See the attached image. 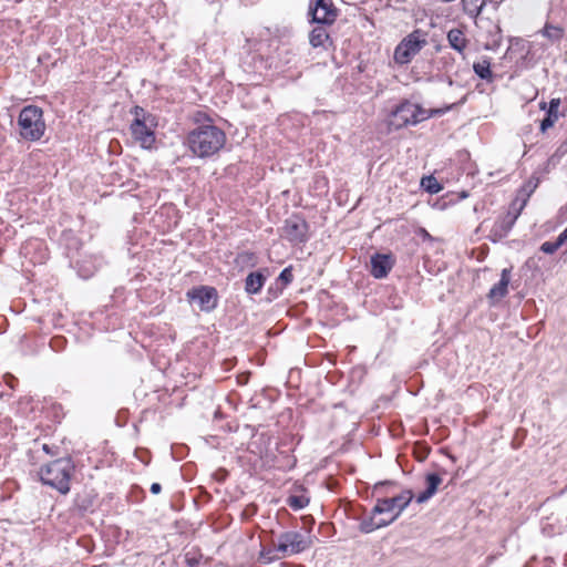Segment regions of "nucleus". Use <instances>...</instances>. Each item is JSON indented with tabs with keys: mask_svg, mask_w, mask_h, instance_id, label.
Returning a JSON list of instances; mask_svg holds the SVG:
<instances>
[{
	"mask_svg": "<svg viewBox=\"0 0 567 567\" xmlns=\"http://www.w3.org/2000/svg\"><path fill=\"white\" fill-rule=\"evenodd\" d=\"M396 487L398 483L394 481H381L374 484L372 493L377 496L375 505L370 515L360 520L359 530L361 533L370 534L391 525L410 505L414 498L411 489H404L391 497L388 496Z\"/></svg>",
	"mask_w": 567,
	"mask_h": 567,
	"instance_id": "obj_1",
	"label": "nucleus"
},
{
	"mask_svg": "<svg viewBox=\"0 0 567 567\" xmlns=\"http://www.w3.org/2000/svg\"><path fill=\"white\" fill-rule=\"evenodd\" d=\"M509 280L511 269L505 268L502 270L499 281L489 289V292L487 295V298L489 299L492 305L499 301L507 295Z\"/></svg>",
	"mask_w": 567,
	"mask_h": 567,
	"instance_id": "obj_16",
	"label": "nucleus"
},
{
	"mask_svg": "<svg viewBox=\"0 0 567 567\" xmlns=\"http://www.w3.org/2000/svg\"><path fill=\"white\" fill-rule=\"evenodd\" d=\"M538 184H539V178L532 176L519 188L518 196L516 198H519V200L526 198V200H527L530 197V195L535 192V189L538 187Z\"/></svg>",
	"mask_w": 567,
	"mask_h": 567,
	"instance_id": "obj_21",
	"label": "nucleus"
},
{
	"mask_svg": "<svg viewBox=\"0 0 567 567\" xmlns=\"http://www.w3.org/2000/svg\"><path fill=\"white\" fill-rule=\"evenodd\" d=\"M473 70L480 79L486 80V81H492L493 73L491 70L489 61L483 60L482 62L474 63Z\"/></svg>",
	"mask_w": 567,
	"mask_h": 567,
	"instance_id": "obj_22",
	"label": "nucleus"
},
{
	"mask_svg": "<svg viewBox=\"0 0 567 567\" xmlns=\"http://www.w3.org/2000/svg\"><path fill=\"white\" fill-rule=\"evenodd\" d=\"M426 488L416 496V503L427 502L436 492L442 483V477L437 473H429L425 475Z\"/></svg>",
	"mask_w": 567,
	"mask_h": 567,
	"instance_id": "obj_17",
	"label": "nucleus"
},
{
	"mask_svg": "<svg viewBox=\"0 0 567 567\" xmlns=\"http://www.w3.org/2000/svg\"><path fill=\"white\" fill-rule=\"evenodd\" d=\"M75 465L71 457H60L40 467V481L62 495L70 492V482L74 474Z\"/></svg>",
	"mask_w": 567,
	"mask_h": 567,
	"instance_id": "obj_3",
	"label": "nucleus"
},
{
	"mask_svg": "<svg viewBox=\"0 0 567 567\" xmlns=\"http://www.w3.org/2000/svg\"><path fill=\"white\" fill-rule=\"evenodd\" d=\"M20 135L27 141H39L45 131L43 111L35 105L24 106L19 114Z\"/></svg>",
	"mask_w": 567,
	"mask_h": 567,
	"instance_id": "obj_5",
	"label": "nucleus"
},
{
	"mask_svg": "<svg viewBox=\"0 0 567 567\" xmlns=\"http://www.w3.org/2000/svg\"><path fill=\"white\" fill-rule=\"evenodd\" d=\"M188 301L196 302L204 312H212L218 306V292L212 286H198L189 289L186 293Z\"/></svg>",
	"mask_w": 567,
	"mask_h": 567,
	"instance_id": "obj_10",
	"label": "nucleus"
},
{
	"mask_svg": "<svg viewBox=\"0 0 567 567\" xmlns=\"http://www.w3.org/2000/svg\"><path fill=\"white\" fill-rule=\"evenodd\" d=\"M339 11L332 0H316L309 6V16L311 22L316 24H333L338 18Z\"/></svg>",
	"mask_w": 567,
	"mask_h": 567,
	"instance_id": "obj_12",
	"label": "nucleus"
},
{
	"mask_svg": "<svg viewBox=\"0 0 567 567\" xmlns=\"http://www.w3.org/2000/svg\"><path fill=\"white\" fill-rule=\"evenodd\" d=\"M543 35L548 38L550 41H559L564 35V29L558 25L546 23L543 31Z\"/></svg>",
	"mask_w": 567,
	"mask_h": 567,
	"instance_id": "obj_24",
	"label": "nucleus"
},
{
	"mask_svg": "<svg viewBox=\"0 0 567 567\" xmlns=\"http://www.w3.org/2000/svg\"><path fill=\"white\" fill-rule=\"evenodd\" d=\"M266 275H264L262 270H257L248 274L245 279V291L248 295H257L261 291L265 282Z\"/></svg>",
	"mask_w": 567,
	"mask_h": 567,
	"instance_id": "obj_18",
	"label": "nucleus"
},
{
	"mask_svg": "<svg viewBox=\"0 0 567 567\" xmlns=\"http://www.w3.org/2000/svg\"><path fill=\"white\" fill-rule=\"evenodd\" d=\"M275 549H261L260 554H259V559L262 561V563H272L274 560L277 559V556L275 555Z\"/></svg>",
	"mask_w": 567,
	"mask_h": 567,
	"instance_id": "obj_31",
	"label": "nucleus"
},
{
	"mask_svg": "<svg viewBox=\"0 0 567 567\" xmlns=\"http://www.w3.org/2000/svg\"><path fill=\"white\" fill-rule=\"evenodd\" d=\"M415 234L421 237L423 240H429V241H432L433 240V237L430 235V233L423 228V227H420L417 228V230L415 231Z\"/></svg>",
	"mask_w": 567,
	"mask_h": 567,
	"instance_id": "obj_33",
	"label": "nucleus"
},
{
	"mask_svg": "<svg viewBox=\"0 0 567 567\" xmlns=\"http://www.w3.org/2000/svg\"><path fill=\"white\" fill-rule=\"evenodd\" d=\"M502 42V29L498 24H493L488 31V41L486 44L487 49H494L501 45Z\"/></svg>",
	"mask_w": 567,
	"mask_h": 567,
	"instance_id": "obj_25",
	"label": "nucleus"
},
{
	"mask_svg": "<svg viewBox=\"0 0 567 567\" xmlns=\"http://www.w3.org/2000/svg\"><path fill=\"white\" fill-rule=\"evenodd\" d=\"M203 115H204L203 113H198V114L196 115V118H195V120H196V122H199V121H200V117H202Z\"/></svg>",
	"mask_w": 567,
	"mask_h": 567,
	"instance_id": "obj_40",
	"label": "nucleus"
},
{
	"mask_svg": "<svg viewBox=\"0 0 567 567\" xmlns=\"http://www.w3.org/2000/svg\"><path fill=\"white\" fill-rule=\"evenodd\" d=\"M131 114L134 116L130 124L132 138L144 150L153 148L156 142V116L140 105L132 107Z\"/></svg>",
	"mask_w": 567,
	"mask_h": 567,
	"instance_id": "obj_4",
	"label": "nucleus"
},
{
	"mask_svg": "<svg viewBox=\"0 0 567 567\" xmlns=\"http://www.w3.org/2000/svg\"><path fill=\"white\" fill-rule=\"evenodd\" d=\"M413 117L412 102L409 100L402 101L391 111L386 120L389 132L399 131L410 125L414 126L415 121Z\"/></svg>",
	"mask_w": 567,
	"mask_h": 567,
	"instance_id": "obj_11",
	"label": "nucleus"
},
{
	"mask_svg": "<svg viewBox=\"0 0 567 567\" xmlns=\"http://www.w3.org/2000/svg\"><path fill=\"white\" fill-rule=\"evenodd\" d=\"M426 44L420 39V32L413 31L405 37L394 50V60L399 64H408Z\"/></svg>",
	"mask_w": 567,
	"mask_h": 567,
	"instance_id": "obj_8",
	"label": "nucleus"
},
{
	"mask_svg": "<svg viewBox=\"0 0 567 567\" xmlns=\"http://www.w3.org/2000/svg\"><path fill=\"white\" fill-rule=\"evenodd\" d=\"M525 206L526 198L522 200H519V198H515L512 202L508 212L505 215L498 217L494 221L489 231V238L493 241L505 238L512 230L513 226L515 225V221L517 220L518 216L520 215Z\"/></svg>",
	"mask_w": 567,
	"mask_h": 567,
	"instance_id": "obj_6",
	"label": "nucleus"
},
{
	"mask_svg": "<svg viewBox=\"0 0 567 567\" xmlns=\"http://www.w3.org/2000/svg\"><path fill=\"white\" fill-rule=\"evenodd\" d=\"M429 450L425 449L423 455H417L419 461H424L427 457Z\"/></svg>",
	"mask_w": 567,
	"mask_h": 567,
	"instance_id": "obj_39",
	"label": "nucleus"
},
{
	"mask_svg": "<svg viewBox=\"0 0 567 567\" xmlns=\"http://www.w3.org/2000/svg\"><path fill=\"white\" fill-rule=\"evenodd\" d=\"M309 225L299 215H292L285 220L281 228V236L293 245L303 244L308 240Z\"/></svg>",
	"mask_w": 567,
	"mask_h": 567,
	"instance_id": "obj_9",
	"label": "nucleus"
},
{
	"mask_svg": "<svg viewBox=\"0 0 567 567\" xmlns=\"http://www.w3.org/2000/svg\"><path fill=\"white\" fill-rule=\"evenodd\" d=\"M558 236L560 237V240L567 244V227Z\"/></svg>",
	"mask_w": 567,
	"mask_h": 567,
	"instance_id": "obj_38",
	"label": "nucleus"
},
{
	"mask_svg": "<svg viewBox=\"0 0 567 567\" xmlns=\"http://www.w3.org/2000/svg\"><path fill=\"white\" fill-rule=\"evenodd\" d=\"M75 504H76L78 508L83 512L87 511L90 507V504L86 503L85 501H82L81 498H76Z\"/></svg>",
	"mask_w": 567,
	"mask_h": 567,
	"instance_id": "obj_35",
	"label": "nucleus"
},
{
	"mask_svg": "<svg viewBox=\"0 0 567 567\" xmlns=\"http://www.w3.org/2000/svg\"><path fill=\"white\" fill-rule=\"evenodd\" d=\"M371 275L375 279L385 278L395 264L392 254H374L371 256Z\"/></svg>",
	"mask_w": 567,
	"mask_h": 567,
	"instance_id": "obj_13",
	"label": "nucleus"
},
{
	"mask_svg": "<svg viewBox=\"0 0 567 567\" xmlns=\"http://www.w3.org/2000/svg\"><path fill=\"white\" fill-rule=\"evenodd\" d=\"M454 105L455 104H450V105H446L444 107L430 109L429 110L430 117L442 116L445 113H447L449 111H451Z\"/></svg>",
	"mask_w": 567,
	"mask_h": 567,
	"instance_id": "obj_32",
	"label": "nucleus"
},
{
	"mask_svg": "<svg viewBox=\"0 0 567 567\" xmlns=\"http://www.w3.org/2000/svg\"><path fill=\"white\" fill-rule=\"evenodd\" d=\"M100 265L101 261L97 258H83L76 261V270L81 278L89 279L95 274Z\"/></svg>",
	"mask_w": 567,
	"mask_h": 567,
	"instance_id": "obj_19",
	"label": "nucleus"
},
{
	"mask_svg": "<svg viewBox=\"0 0 567 567\" xmlns=\"http://www.w3.org/2000/svg\"><path fill=\"white\" fill-rule=\"evenodd\" d=\"M560 99H551L549 103L540 102L539 107L540 110L546 111L545 117L540 121L539 130L542 133H545L548 128L553 127L555 123L559 120L560 113H559V106H560Z\"/></svg>",
	"mask_w": 567,
	"mask_h": 567,
	"instance_id": "obj_14",
	"label": "nucleus"
},
{
	"mask_svg": "<svg viewBox=\"0 0 567 567\" xmlns=\"http://www.w3.org/2000/svg\"><path fill=\"white\" fill-rule=\"evenodd\" d=\"M189 151L199 158L212 157L217 154L226 143L225 132L214 125L212 120L192 130L186 137Z\"/></svg>",
	"mask_w": 567,
	"mask_h": 567,
	"instance_id": "obj_2",
	"label": "nucleus"
},
{
	"mask_svg": "<svg viewBox=\"0 0 567 567\" xmlns=\"http://www.w3.org/2000/svg\"><path fill=\"white\" fill-rule=\"evenodd\" d=\"M293 280L292 267H286L279 274L277 281H279L284 287L288 286Z\"/></svg>",
	"mask_w": 567,
	"mask_h": 567,
	"instance_id": "obj_30",
	"label": "nucleus"
},
{
	"mask_svg": "<svg viewBox=\"0 0 567 567\" xmlns=\"http://www.w3.org/2000/svg\"><path fill=\"white\" fill-rule=\"evenodd\" d=\"M499 1L502 2L503 0H499Z\"/></svg>",
	"mask_w": 567,
	"mask_h": 567,
	"instance_id": "obj_41",
	"label": "nucleus"
},
{
	"mask_svg": "<svg viewBox=\"0 0 567 567\" xmlns=\"http://www.w3.org/2000/svg\"><path fill=\"white\" fill-rule=\"evenodd\" d=\"M6 383L11 388L14 389V382H17V379L12 374H6Z\"/></svg>",
	"mask_w": 567,
	"mask_h": 567,
	"instance_id": "obj_36",
	"label": "nucleus"
},
{
	"mask_svg": "<svg viewBox=\"0 0 567 567\" xmlns=\"http://www.w3.org/2000/svg\"><path fill=\"white\" fill-rule=\"evenodd\" d=\"M42 450L47 453V454H50V455H56L58 454V447L56 446H51L49 444H43L42 445Z\"/></svg>",
	"mask_w": 567,
	"mask_h": 567,
	"instance_id": "obj_34",
	"label": "nucleus"
},
{
	"mask_svg": "<svg viewBox=\"0 0 567 567\" xmlns=\"http://www.w3.org/2000/svg\"><path fill=\"white\" fill-rule=\"evenodd\" d=\"M331 24H317L309 34V43L312 48L329 50L333 47V41L327 28Z\"/></svg>",
	"mask_w": 567,
	"mask_h": 567,
	"instance_id": "obj_15",
	"label": "nucleus"
},
{
	"mask_svg": "<svg viewBox=\"0 0 567 567\" xmlns=\"http://www.w3.org/2000/svg\"><path fill=\"white\" fill-rule=\"evenodd\" d=\"M309 497L305 495H290L287 498V504L293 509L299 511L305 508L309 504Z\"/></svg>",
	"mask_w": 567,
	"mask_h": 567,
	"instance_id": "obj_26",
	"label": "nucleus"
},
{
	"mask_svg": "<svg viewBox=\"0 0 567 567\" xmlns=\"http://www.w3.org/2000/svg\"><path fill=\"white\" fill-rule=\"evenodd\" d=\"M311 547V540L300 532L288 530L281 533L278 537L276 550L282 554V557L300 554Z\"/></svg>",
	"mask_w": 567,
	"mask_h": 567,
	"instance_id": "obj_7",
	"label": "nucleus"
},
{
	"mask_svg": "<svg viewBox=\"0 0 567 567\" xmlns=\"http://www.w3.org/2000/svg\"><path fill=\"white\" fill-rule=\"evenodd\" d=\"M447 41L452 49L463 54L464 50L467 47V39L464 35V32L460 29H451L447 32Z\"/></svg>",
	"mask_w": 567,
	"mask_h": 567,
	"instance_id": "obj_20",
	"label": "nucleus"
},
{
	"mask_svg": "<svg viewBox=\"0 0 567 567\" xmlns=\"http://www.w3.org/2000/svg\"><path fill=\"white\" fill-rule=\"evenodd\" d=\"M235 261L240 266H255L256 256L251 251H241L237 255Z\"/></svg>",
	"mask_w": 567,
	"mask_h": 567,
	"instance_id": "obj_28",
	"label": "nucleus"
},
{
	"mask_svg": "<svg viewBox=\"0 0 567 567\" xmlns=\"http://www.w3.org/2000/svg\"><path fill=\"white\" fill-rule=\"evenodd\" d=\"M415 125L430 118L429 110L423 109L421 105L412 102Z\"/></svg>",
	"mask_w": 567,
	"mask_h": 567,
	"instance_id": "obj_29",
	"label": "nucleus"
},
{
	"mask_svg": "<svg viewBox=\"0 0 567 567\" xmlns=\"http://www.w3.org/2000/svg\"><path fill=\"white\" fill-rule=\"evenodd\" d=\"M150 491H151V493H152V494H155V495H156V494H159V493H161V491H162V486H161V484H159V483H153V484L151 485Z\"/></svg>",
	"mask_w": 567,
	"mask_h": 567,
	"instance_id": "obj_37",
	"label": "nucleus"
},
{
	"mask_svg": "<svg viewBox=\"0 0 567 567\" xmlns=\"http://www.w3.org/2000/svg\"><path fill=\"white\" fill-rule=\"evenodd\" d=\"M565 243L560 240V237L558 236L556 240L554 241H545L540 245V250L547 255L555 254Z\"/></svg>",
	"mask_w": 567,
	"mask_h": 567,
	"instance_id": "obj_27",
	"label": "nucleus"
},
{
	"mask_svg": "<svg viewBox=\"0 0 567 567\" xmlns=\"http://www.w3.org/2000/svg\"><path fill=\"white\" fill-rule=\"evenodd\" d=\"M421 187L432 195L440 193L443 188L439 181L432 175L422 177Z\"/></svg>",
	"mask_w": 567,
	"mask_h": 567,
	"instance_id": "obj_23",
	"label": "nucleus"
}]
</instances>
